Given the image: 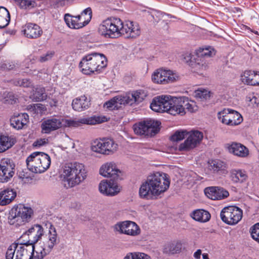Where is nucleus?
I'll list each match as a JSON object with an SVG mask.
<instances>
[{
	"mask_svg": "<svg viewBox=\"0 0 259 259\" xmlns=\"http://www.w3.org/2000/svg\"><path fill=\"white\" fill-rule=\"evenodd\" d=\"M151 109L157 112H166L172 115L185 114V109L190 112L197 110L195 103L185 97H176L162 95L155 97L151 103Z\"/></svg>",
	"mask_w": 259,
	"mask_h": 259,
	"instance_id": "obj_1",
	"label": "nucleus"
},
{
	"mask_svg": "<svg viewBox=\"0 0 259 259\" xmlns=\"http://www.w3.org/2000/svg\"><path fill=\"white\" fill-rule=\"evenodd\" d=\"M169 185L170 180L166 174L154 172L149 175L141 184L139 189V196L146 199L157 198L167 190Z\"/></svg>",
	"mask_w": 259,
	"mask_h": 259,
	"instance_id": "obj_2",
	"label": "nucleus"
},
{
	"mask_svg": "<svg viewBox=\"0 0 259 259\" xmlns=\"http://www.w3.org/2000/svg\"><path fill=\"white\" fill-rule=\"evenodd\" d=\"M88 171L84 165L77 162L66 163L62 167L60 178L66 188H73L82 183Z\"/></svg>",
	"mask_w": 259,
	"mask_h": 259,
	"instance_id": "obj_3",
	"label": "nucleus"
},
{
	"mask_svg": "<svg viewBox=\"0 0 259 259\" xmlns=\"http://www.w3.org/2000/svg\"><path fill=\"white\" fill-rule=\"evenodd\" d=\"M106 57L102 54L91 53L83 56L79 64L82 73L90 75L100 73L107 66Z\"/></svg>",
	"mask_w": 259,
	"mask_h": 259,
	"instance_id": "obj_4",
	"label": "nucleus"
},
{
	"mask_svg": "<svg viewBox=\"0 0 259 259\" xmlns=\"http://www.w3.org/2000/svg\"><path fill=\"white\" fill-rule=\"evenodd\" d=\"M26 163L30 171L34 173H42L50 167L51 158L44 152H34L27 157Z\"/></svg>",
	"mask_w": 259,
	"mask_h": 259,
	"instance_id": "obj_5",
	"label": "nucleus"
},
{
	"mask_svg": "<svg viewBox=\"0 0 259 259\" xmlns=\"http://www.w3.org/2000/svg\"><path fill=\"white\" fill-rule=\"evenodd\" d=\"M49 225V231L47 240L40 243L39 246H36L35 255H34L35 259H43L46 255L51 252L54 246L59 242V238L55 228L51 223Z\"/></svg>",
	"mask_w": 259,
	"mask_h": 259,
	"instance_id": "obj_6",
	"label": "nucleus"
},
{
	"mask_svg": "<svg viewBox=\"0 0 259 259\" xmlns=\"http://www.w3.org/2000/svg\"><path fill=\"white\" fill-rule=\"evenodd\" d=\"M33 214L30 207L19 205L13 207L8 217L9 223L11 225L19 226L27 222Z\"/></svg>",
	"mask_w": 259,
	"mask_h": 259,
	"instance_id": "obj_7",
	"label": "nucleus"
},
{
	"mask_svg": "<svg viewBox=\"0 0 259 259\" xmlns=\"http://www.w3.org/2000/svg\"><path fill=\"white\" fill-rule=\"evenodd\" d=\"M160 122L152 119L146 120L135 124L133 130L137 135L154 136L159 131Z\"/></svg>",
	"mask_w": 259,
	"mask_h": 259,
	"instance_id": "obj_8",
	"label": "nucleus"
},
{
	"mask_svg": "<svg viewBox=\"0 0 259 259\" xmlns=\"http://www.w3.org/2000/svg\"><path fill=\"white\" fill-rule=\"evenodd\" d=\"M242 210L235 206H229L224 207L221 212L220 217L225 223L229 225H235L242 219Z\"/></svg>",
	"mask_w": 259,
	"mask_h": 259,
	"instance_id": "obj_9",
	"label": "nucleus"
},
{
	"mask_svg": "<svg viewBox=\"0 0 259 259\" xmlns=\"http://www.w3.org/2000/svg\"><path fill=\"white\" fill-rule=\"evenodd\" d=\"M179 79V75L176 72L163 68L157 69L152 75V80L157 84H166Z\"/></svg>",
	"mask_w": 259,
	"mask_h": 259,
	"instance_id": "obj_10",
	"label": "nucleus"
},
{
	"mask_svg": "<svg viewBox=\"0 0 259 259\" xmlns=\"http://www.w3.org/2000/svg\"><path fill=\"white\" fill-rule=\"evenodd\" d=\"M91 148L95 152L109 155L117 150L118 145L110 139L96 140L93 143Z\"/></svg>",
	"mask_w": 259,
	"mask_h": 259,
	"instance_id": "obj_11",
	"label": "nucleus"
},
{
	"mask_svg": "<svg viewBox=\"0 0 259 259\" xmlns=\"http://www.w3.org/2000/svg\"><path fill=\"white\" fill-rule=\"evenodd\" d=\"M218 118L222 123L230 126L238 125L243 121L239 112L230 109H225L219 112Z\"/></svg>",
	"mask_w": 259,
	"mask_h": 259,
	"instance_id": "obj_12",
	"label": "nucleus"
},
{
	"mask_svg": "<svg viewBox=\"0 0 259 259\" xmlns=\"http://www.w3.org/2000/svg\"><path fill=\"white\" fill-rule=\"evenodd\" d=\"M114 230L119 234L136 236L141 233V229L134 222L125 221L116 223L113 227Z\"/></svg>",
	"mask_w": 259,
	"mask_h": 259,
	"instance_id": "obj_13",
	"label": "nucleus"
},
{
	"mask_svg": "<svg viewBox=\"0 0 259 259\" xmlns=\"http://www.w3.org/2000/svg\"><path fill=\"white\" fill-rule=\"evenodd\" d=\"M187 139L180 144L181 151H189L200 144L203 138V134L199 131H192L188 133Z\"/></svg>",
	"mask_w": 259,
	"mask_h": 259,
	"instance_id": "obj_14",
	"label": "nucleus"
},
{
	"mask_svg": "<svg viewBox=\"0 0 259 259\" xmlns=\"http://www.w3.org/2000/svg\"><path fill=\"white\" fill-rule=\"evenodd\" d=\"M15 165L13 161L8 158H4L0 162V182H8L15 174Z\"/></svg>",
	"mask_w": 259,
	"mask_h": 259,
	"instance_id": "obj_15",
	"label": "nucleus"
},
{
	"mask_svg": "<svg viewBox=\"0 0 259 259\" xmlns=\"http://www.w3.org/2000/svg\"><path fill=\"white\" fill-rule=\"evenodd\" d=\"M101 122L99 117H91L74 119H63V124L69 127H77L83 124L93 125Z\"/></svg>",
	"mask_w": 259,
	"mask_h": 259,
	"instance_id": "obj_16",
	"label": "nucleus"
},
{
	"mask_svg": "<svg viewBox=\"0 0 259 259\" xmlns=\"http://www.w3.org/2000/svg\"><path fill=\"white\" fill-rule=\"evenodd\" d=\"M100 192L107 196H114L120 191V187L116 182L110 180L101 181L99 185Z\"/></svg>",
	"mask_w": 259,
	"mask_h": 259,
	"instance_id": "obj_17",
	"label": "nucleus"
},
{
	"mask_svg": "<svg viewBox=\"0 0 259 259\" xmlns=\"http://www.w3.org/2000/svg\"><path fill=\"white\" fill-rule=\"evenodd\" d=\"M204 193L208 198L213 200L224 199L229 196V192L221 187L206 188L204 189Z\"/></svg>",
	"mask_w": 259,
	"mask_h": 259,
	"instance_id": "obj_18",
	"label": "nucleus"
},
{
	"mask_svg": "<svg viewBox=\"0 0 259 259\" xmlns=\"http://www.w3.org/2000/svg\"><path fill=\"white\" fill-rule=\"evenodd\" d=\"M184 59L194 69L195 71L201 72L207 68V65L204 60L194 55L187 53L185 55Z\"/></svg>",
	"mask_w": 259,
	"mask_h": 259,
	"instance_id": "obj_19",
	"label": "nucleus"
},
{
	"mask_svg": "<svg viewBox=\"0 0 259 259\" xmlns=\"http://www.w3.org/2000/svg\"><path fill=\"white\" fill-rule=\"evenodd\" d=\"M63 125V118L53 117L44 121L41 125L42 132L49 134L61 128Z\"/></svg>",
	"mask_w": 259,
	"mask_h": 259,
	"instance_id": "obj_20",
	"label": "nucleus"
},
{
	"mask_svg": "<svg viewBox=\"0 0 259 259\" xmlns=\"http://www.w3.org/2000/svg\"><path fill=\"white\" fill-rule=\"evenodd\" d=\"M120 172L113 162H108L103 164L100 169V174L104 177H110L115 179Z\"/></svg>",
	"mask_w": 259,
	"mask_h": 259,
	"instance_id": "obj_21",
	"label": "nucleus"
},
{
	"mask_svg": "<svg viewBox=\"0 0 259 259\" xmlns=\"http://www.w3.org/2000/svg\"><path fill=\"white\" fill-rule=\"evenodd\" d=\"M121 35L126 34L127 37H136L140 34V29L137 23L126 21L125 24L122 22Z\"/></svg>",
	"mask_w": 259,
	"mask_h": 259,
	"instance_id": "obj_22",
	"label": "nucleus"
},
{
	"mask_svg": "<svg viewBox=\"0 0 259 259\" xmlns=\"http://www.w3.org/2000/svg\"><path fill=\"white\" fill-rule=\"evenodd\" d=\"M64 19L67 25L71 29L81 28L88 24V22L84 21L80 15L73 16L69 14H66Z\"/></svg>",
	"mask_w": 259,
	"mask_h": 259,
	"instance_id": "obj_23",
	"label": "nucleus"
},
{
	"mask_svg": "<svg viewBox=\"0 0 259 259\" xmlns=\"http://www.w3.org/2000/svg\"><path fill=\"white\" fill-rule=\"evenodd\" d=\"M106 27H109L113 33V38H116L121 35L122 21L118 18L110 17L106 19ZM107 27H105L106 29Z\"/></svg>",
	"mask_w": 259,
	"mask_h": 259,
	"instance_id": "obj_24",
	"label": "nucleus"
},
{
	"mask_svg": "<svg viewBox=\"0 0 259 259\" xmlns=\"http://www.w3.org/2000/svg\"><path fill=\"white\" fill-rule=\"evenodd\" d=\"M29 116L27 113H21L12 116L10 119V123L14 128L20 130L27 124Z\"/></svg>",
	"mask_w": 259,
	"mask_h": 259,
	"instance_id": "obj_25",
	"label": "nucleus"
},
{
	"mask_svg": "<svg viewBox=\"0 0 259 259\" xmlns=\"http://www.w3.org/2000/svg\"><path fill=\"white\" fill-rule=\"evenodd\" d=\"M90 105V101L84 95L76 98L72 102V107L73 110L78 112L87 109Z\"/></svg>",
	"mask_w": 259,
	"mask_h": 259,
	"instance_id": "obj_26",
	"label": "nucleus"
},
{
	"mask_svg": "<svg viewBox=\"0 0 259 259\" xmlns=\"http://www.w3.org/2000/svg\"><path fill=\"white\" fill-rule=\"evenodd\" d=\"M24 34L28 38H36L40 36L42 30L40 27L33 23H28L23 30Z\"/></svg>",
	"mask_w": 259,
	"mask_h": 259,
	"instance_id": "obj_27",
	"label": "nucleus"
},
{
	"mask_svg": "<svg viewBox=\"0 0 259 259\" xmlns=\"http://www.w3.org/2000/svg\"><path fill=\"white\" fill-rule=\"evenodd\" d=\"M16 197V192L12 189H6L0 192V205H6L11 203Z\"/></svg>",
	"mask_w": 259,
	"mask_h": 259,
	"instance_id": "obj_28",
	"label": "nucleus"
},
{
	"mask_svg": "<svg viewBox=\"0 0 259 259\" xmlns=\"http://www.w3.org/2000/svg\"><path fill=\"white\" fill-rule=\"evenodd\" d=\"M228 150L230 153L238 156L245 157L248 155V149L240 143H233L228 147Z\"/></svg>",
	"mask_w": 259,
	"mask_h": 259,
	"instance_id": "obj_29",
	"label": "nucleus"
},
{
	"mask_svg": "<svg viewBox=\"0 0 259 259\" xmlns=\"http://www.w3.org/2000/svg\"><path fill=\"white\" fill-rule=\"evenodd\" d=\"M247 175L245 171L240 169H233L230 171V179L233 183H242L246 181Z\"/></svg>",
	"mask_w": 259,
	"mask_h": 259,
	"instance_id": "obj_30",
	"label": "nucleus"
},
{
	"mask_svg": "<svg viewBox=\"0 0 259 259\" xmlns=\"http://www.w3.org/2000/svg\"><path fill=\"white\" fill-rule=\"evenodd\" d=\"M191 217L196 221L201 223L208 222L210 219V214L205 210L199 209L193 211Z\"/></svg>",
	"mask_w": 259,
	"mask_h": 259,
	"instance_id": "obj_31",
	"label": "nucleus"
},
{
	"mask_svg": "<svg viewBox=\"0 0 259 259\" xmlns=\"http://www.w3.org/2000/svg\"><path fill=\"white\" fill-rule=\"evenodd\" d=\"M14 138L4 135L0 136V153H3L11 148L15 143Z\"/></svg>",
	"mask_w": 259,
	"mask_h": 259,
	"instance_id": "obj_32",
	"label": "nucleus"
},
{
	"mask_svg": "<svg viewBox=\"0 0 259 259\" xmlns=\"http://www.w3.org/2000/svg\"><path fill=\"white\" fill-rule=\"evenodd\" d=\"M131 105L134 103L139 104L142 102L147 96V93L143 90H138L129 93Z\"/></svg>",
	"mask_w": 259,
	"mask_h": 259,
	"instance_id": "obj_33",
	"label": "nucleus"
},
{
	"mask_svg": "<svg viewBox=\"0 0 259 259\" xmlns=\"http://www.w3.org/2000/svg\"><path fill=\"white\" fill-rule=\"evenodd\" d=\"M215 54V51L214 49L212 47L208 46L204 48H200L196 51L194 55L203 59V57H212Z\"/></svg>",
	"mask_w": 259,
	"mask_h": 259,
	"instance_id": "obj_34",
	"label": "nucleus"
},
{
	"mask_svg": "<svg viewBox=\"0 0 259 259\" xmlns=\"http://www.w3.org/2000/svg\"><path fill=\"white\" fill-rule=\"evenodd\" d=\"M10 14L8 10L3 7H0V28H4L9 24Z\"/></svg>",
	"mask_w": 259,
	"mask_h": 259,
	"instance_id": "obj_35",
	"label": "nucleus"
},
{
	"mask_svg": "<svg viewBox=\"0 0 259 259\" xmlns=\"http://www.w3.org/2000/svg\"><path fill=\"white\" fill-rule=\"evenodd\" d=\"M182 244L179 241H174L168 244L164 248V252L166 253L175 254L179 253L182 249Z\"/></svg>",
	"mask_w": 259,
	"mask_h": 259,
	"instance_id": "obj_36",
	"label": "nucleus"
},
{
	"mask_svg": "<svg viewBox=\"0 0 259 259\" xmlns=\"http://www.w3.org/2000/svg\"><path fill=\"white\" fill-rule=\"evenodd\" d=\"M47 95L43 87H38L33 90V99L35 101H44L47 99Z\"/></svg>",
	"mask_w": 259,
	"mask_h": 259,
	"instance_id": "obj_37",
	"label": "nucleus"
},
{
	"mask_svg": "<svg viewBox=\"0 0 259 259\" xmlns=\"http://www.w3.org/2000/svg\"><path fill=\"white\" fill-rule=\"evenodd\" d=\"M107 22L106 20H104L102 23L99 25L98 28V32L99 34L106 38H113V33L112 31L110 29L109 27H107Z\"/></svg>",
	"mask_w": 259,
	"mask_h": 259,
	"instance_id": "obj_38",
	"label": "nucleus"
},
{
	"mask_svg": "<svg viewBox=\"0 0 259 259\" xmlns=\"http://www.w3.org/2000/svg\"><path fill=\"white\" fill-rule=\"evenodd\" d=\"M210 166L214 172H217L224 173L226 169V164L219 160H212L210 163Z\"/></svg>",
	"mask_w": 259,
	"mask_h": 259,
	"instance_id": "obj_39",
	"label": "nucleus"
},
{
	"mask_svg": "<svg viewBox=\"0 0 259 259\" xmlns=\"http://www.w3.org/2000/svg\"><path fill=\"white\" fill-rule=\"evenodd\" d=\"M253 74V71L245 70L240 75L241 82L245 84L252 85Z\"/></svg>",
	"mask_w": 259,
	"mask_h": 259,
	"instance_id": "obj_40",
	"label": "nucleus"
},
{
	"mask_svg": "<svg viewBox=\"0 0 259 259\" xmlns=\"http://www.w3.org/2000/svg\"><path fill=\"white\" fill-rule=\"evenodd\" d=\"M16 2L19 7L23 9L30 10L37 6L35 0H17Z\"/></svg>",
	"mask_w": 259,
	"mask_h": 259,
	"instance_id": "obj_41",
	"label": "nucleus"
},
{
	"mask_svg": "<svg viewBox=\"0 0 259 259\" xmlns=\"http://www.w3.org/2000/svg\"><path fill=\"white\" fill-rule=\"evenodd\" d=\"M115 102L117 105V109L120 107L121 105L129 104L131 105L130 96L129 93L124 96H118L114 97Z\"/></svg>",
	"mask_w": 259,
	"mask_h": 259,
	"instance_id": "obj_42",
	"label": "nucleus"
},
{
	"mask_svg": "<svg viewBox=\"0 0 259 259\" xmlns=\"http://www.w3.org/2000/svg\"><path fill=\"white\" fill-rule=\"evenodd\" d=\"M212 93L207 90L199 89L195 91V96L202 100H207L210 99Z\"/></svg>",
	"mask_w": 259,
	"mask_h": 259,
	"instance_id": "obj_43",
	"label": "nucleus"
},
{
	"mask_svg": "<svg viewBox=\"0 0 259 259\" xmlns=\"http://www.w3.org/2000/svg\"><path fill=\"white\" fill-rule=\"evenodd\" d=\"M123 259H151V257L144 253L134 252L127 253Z\"/></svg>",
	"mask_w": 259,
	"mask_h": 259,
	"instance_id": "obj_44",
	"label": "nucleus"
},
{
	"mask_svg": "<svg viewBox=\"0 0 259 259\" xmlns=\"http://www.w3.org/2000/svg\"><path fill=\"white\" fill-rule=\"evenodd\" d=\"M188 132L186 130L177 131L170 137V140L174 142H178L187 137Z\"/></svg>",
	"mask_w": 259,
	"mask_h": 259,
	"instance_id": "obj_45",
	"label": "nucleus"
},
{
	"mask_svg": "<svg viewBox=\"0 0 259 259\" xmlns=\"http://www.w3.org/2000/svg\"><path fill=\"white\" fill-rule=\"evenodd\" d=\"M249 232L252 238L259 243V223L251 226Z\"/></svg>",
	"mask_w": 259,
	"mask_h": 259,
	"instance_id": "obj_46",
	"label": "nucleus"
},
{
	"mask_svg": "<svg viewBox=\"0 0 259 259\" xmlns=\"http://www.w3.org/2000/svg\"><path fill=\"white\" fill-rule=\"evenodd\" d=\"M81 16L82 19L85 22H88V24L90 22L91 20L92 16V11L90 7H88L84 9L80 15Z\"/></svg>",
	"mask_w": 259,
	"mask_h": 259,
	"instance_id": "obj_47",
	"label": "nucleus"
},
{
	"mask_svg": "<svg viewBox=\"0 0 259 259\" xmlns=\"http://www.w3.org/2000/svg\"><path fill=\"white\" fill-rule=\"evenodd\" d=\"M14 83L16 85L28 88L31 85V82L29 79L27 78L17 79L14 81Z\"/></svg>",
	"mask_w": 259,
	"mask_h": 259,
	"instance_id": "obj_48",
	"label": "nucleus"
},
{
	"mask_svg": "<svg viewBox=\"0 0 259 259\" xmlns=\"http://www.w3.org/2000/svg\"><path fill=\"white\" fill-rule=\"evenodd\" d=\"M55 52L53 51H49L46 54H43L38 59L39 62L41 63L45 62L50 60L54 56Z\"/></svg>",
	"mask_w": 259,
	"mask_h": 259,
	"instance_id": "obj_49",
	"label": "nucleus"
},
{
	"mask_svg": "<svg viewBox=\"0 0 259 259\" xmlns=\"http://www.w3.org/2000/svg\"><path fill=\"white\" fill-rule=\"evenodd\" d=\"M74 0H56L55 1V6L57 8L68 7L72 5Z\"/></svg>",
	"mask_w": 259,
	"mask_h": 259,
	"instance_id": "obj_50",
	"label": "nucleus"
},
{
	"mask_svg": "<svg viewBox=\"0 0 259 259\" xmlns=\"http://www.w3.org/2000/svg\"><path fill=\"white\" fill-rule=\"evenodd\" d=\"M246 100L247 102H249V105L252 106L259 104V99L254 96L253 94L247 96Z\"/></svg>",
	"mask_w": 259,
	"mask_h": 259,
	"instance_id": "obj_51",
	"label": "nucleus"
},
{
	"mask_svg": "<svg viewBox=\"0 0 259 259\" xmlns=\"http://www.w3.org/2000/svg\"><path fill=\"white\" fill-rule=\"evenodd\" d=\"M104 106L110 110L117 109V105L115 102L114 97L105 103Z\"/></svg>",
	"mask_w": 259,
	"mask_h": 259,
	"instance_id": "obj_52",
	"label": "nucleus"
},
{
	"mask_svg": "<svg viewBox=\"0 0 259 259\" xmlns=\"http://www.w3.org/2000/svg\"><path fill=\"white\" fill-rule=\"evenodd\" d=\"M7 99H6V101L11 104H14L17 102L18 99L15 96V95L13 93H9L7 96Z\"/></svg>",
	"mask_w": 259,
	"mask_h": 259,
	"instance_id": "obj_53",
	"label": "nucleus"
},
{
	"mask_svg": "<svg viewBox=\"0 0 259 259\" xmlns=\"http://www.w3.org/2000/svg\"><path fill=\"white\" fill-rule=\"evenodd\" d=\"M253 78L252 85H259V72H255L253 71Z\"/></svg>",
	"mask_w": 259,
	"mask_h": 259,
	"instance_id": "obj_54",
	"label": "nucleus"
},
{
	"mask_svg": "<svg viewBox=\"0 0 259 259\" xmlns=\"http://www.w3.org/2000/svg\"><path fill=\"white\" fill-rule=\"evenodd\" d=\"M16 65L13 62H9L5 64V68L8 70H12L15 68Z\"/></svg>",
	"mask_w": 259,
	"mask_h": 259,
	"instance_id": "obj_55",
	"label": "nucleus"
},
{
	"mask_svg": "<svg viewBox=\"0 0 259 259\" xmlns=\"http://www.w3.org/2000/svg\"><path fill=\"white\" fill-rule=\"evenodd\" d=\"M202 254V251L201 249H197L193 254V256L195 259H200L201 255Z\"/></svg>",
	"mask_w": 259,
	"mask_h": 259,
	"instance_id": "obj_56",
	"label": "nucleus"
},
{
	"mask_svg": "<svg viewBox=\"0 0 259 259\" xmlns=\"http://www.w3.org/2000/svg\"><path fill=\"white\" fill-rule=\"evenodd\" d=\"M36 146H42L45 145L46 143V140L45 139H40L39 140H37L35 143Z\"/></svg>",
	"mask_w": 259,
	"mask_h": 259,
	"instance_id": "obj_57",
	"label": "nucleus"
},
{
	"mask_svg": "<svg viewBox=\"0 0 259 259\" xmlns=\"http://www.w3.org/2000/svg\"><path fill=\"white\" fill-rule=\"evenodd\" d=\"M59 219L60 221L62 222L63 225H64L65 224H67L68 222L67 221V219L65 217H60L59 218Z\"/></svg>",
	"mask_w": 259,
	"mask_h": 259,
	"instance_id": "obj_58",
	"label": "nucleus"
},
{
	"mask_svg": "<svg viewBox=\"0 0 259 259\" xmlns=\"http://www.w3.org/2000/svg\"><path fill=\"white\" fill-rule=\"evenodd\" d=\"M202 255L203 259H209L208 254L207 253H203Z\"/></svg>",
	"mask_w": 259,
	"mask_h": 259,
	"instance_id": "obj_59",
	"label": "nucleus"
}]
</instances>
